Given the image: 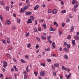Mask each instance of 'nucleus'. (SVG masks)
Wrapping results in <instances>:
<instances>
[{"mask_svg":"<svg viewBox=\"0 0 79 79\" xmlns=\"http://www.w3.org/2000/svg\"><path fill=\"white\" fill-rule=\"evenodd\" d=\"M62 69L64 71H65L66 69V68H65L64 66H63L62 67Z\"/></svg>","mask_w":79,"mask_h":79,"instance_id":"26","label":"nucleus"},{"mask_svg":"<svg viewBox=\"0 0 79 79\" xmlns=\"http://www.w3.org/2000/svg\"><path fill=\"white\" fill-rule=\"evenodd\" d=\"M32 14V12H27L26 13V15H31Z\"/></svg>","mask_w":79,"mask_h":79,"instance_id":"12","label":"nucleus"},{"mask_svg":"<svg viewBox=\"0 0 79 79\" xmlns=\"http://www.w3.org/2000/svg\"><path fill=\"white\" fill-rule=\"evenodd\" d=\"M32 20H31V19H28V20L27 21V23L29 24V23H32Z\"/></svg>","mask_w":79,"mask_h":79,"instance_id":"7","label":"nucleus"},{"mask_svg":"<svg viewBox=\"0 0 79 79\" xmlns=\"http://www.w3.org/2000/svg\"><path fill=\"white\" fill-rule=\"evenodd\" d=\"M28 68L29 67L28 66H27L26 67V71L27 73L29 72V69Z\"/></svg>","mask_w":79,"mask_h":79,"instance_id":"17","label":"nucleus"},{"mask_svg":"<svg viewBox=\"0 0 79 79\" xmlns=\"http://www.w3.org/2000/svg\"><path fill=\"white\" fill-rule=\"evenodd\" d=\"M70 21V19H69V18H68L66 20V23H69V21Z\"/></svg>","mask_w":79,"mask_h":79,"instance_id":"15","label":"nucleus"},{"mask_svg":"<svg viewBox=\"0 0 79 79\" xmlns=\"http://www.w3.org/2000/svg\"><path fill=\"white\" fill-rule=\"evenodd\" d=\"M63 52H68V51H69V49L67 48H65L63 49Z\"/></svg>","mask_w":79,"mask_h":79,"instance_id":"1","label":"nucleus"},{"mask_svg":"<svg viewBox=\"0 0 79 79\" xmlns=\"http://www.w3.org/2000/svg\"><path fill=\"white\" fill-rule=\"evenodd\" d=\"M52 56H55V57H56V55L55 54H52L51 55Z\"/></svg>","mask_w":79,"mask_h":79,"instance_id":"54","label":"nucleus"},{"mask_svg":"<svg viewBox=\"0 0 79 79\" xmlns=\"http://www.w3.org/2000/svg\"><path fill=\"white\" fill-rule=\"evenodd\" d=\"M20 61L21 63H26V61L23 60L22 59H21L20 60Z\"/></svg>","mask_w":79,"mask_h":79,"instance_id":"20","label":"nucleus"},{"mask_svg":"<svg viewBox=\"0 0 79 79\" xmlns=\"http://www.w3.org/2000/svg\"><path fill=\"white\" fill-rule=\"evenodd\" d=\"M23 74H27V72L26 71H23Z\"/></svg>","mask_w":79,"mask_h":79,"instance_id":"52","label":"nucleus"},{"mask_svg":"<svg viewBox=\"0 0 79 79\" xmlns=\"http://www.w3.org/2000/svg\"><path fill=\"white\" fill-rule=\"evenodd\" d=\"M75 1L76 0H73V1L72 2V4H74V3H75Z\"/></svg>","mask_w":79,"mask_h":79,"instance_id":"50","label":"nucleus"},{"mask_svg":"<svg viewBox=\"0 0 79 79\" xmlns=\"http://www.w3.org/2000/svg\"><path fill=\"white\" fill-rule=\"evenodd\" d=\"M27 6H25L24 7L23 9L24 10H27Z\"/></svg>","mask_w":79,"mask_h":79,"instance_id":"45","label":"nucleus"},{"mask_svg":"<svg viewBox=\"0 0 79 79\" xmlns=\"http://www.w3.org/2000/svg\"><path fill=\"white\" fill-rule=\"evenodd\" d=\"M48 42L50 44H52V41L50 40H48Z\"/></svg>","mask_w":79,"mask_h":79,"instance_id":"55","label":"nucleus"},{"mask_svg":"<svg viewBox=\"0 0 79 79\" xmlns=\"http://www.w3.org/2000/svg\"><path fill=\"white\" fill-rule=\"evenodd\" d=\"M0 3L2 5H5V3H4V2H3L2 1H1Z\"/></svg>","mask_w":79,"mask_h":79,"instance_id":"39","label":"nucleus"},{"mask_svg":"<svg viewBox=\"0 0 79 79\" xmlns=\"http://www.w3.org/2000/svg\"><path fill=\"white\" fill-rule=\"evenodd\" d=\"M53 76H55L56 75V72H53Z\"/></svg>","mask_w":79,"mask_h":79,"instance_id":"35","label":"nucleus"},{"mask_svg":"<svg viewBox=\"0 0 79 79\" xmlns=\"http://www.w3.org/2000/svg\"><path fill=\"white\" fill-rule=\"evenodd\" d=\"M35 47L36 49H38L39 48V46L38 44H37L35 46Z\"/></svg>","mask_w":79,"mask_h":79,"instance_id":"30","label":"nucleus"},{"mask_svg":"<svg viewBox=\"0 0 79 79\" xmlns=\"http://www.w3.org/2000/svg\"><path fill=\"white\" fill-rule=\"evenodd\" d=\"M45 29L47 28V27H46V25L45 24H44L43 25Z\"/></svg>","mask_w":79,"mask_h":79,"instance_id":"46","label":"nucleus"},{"mask_svg":"<svg viewBox=\"0 0 79 79\" xmlns=\"http://www.w3.org/2000/svg\"><path fill=\"white\" fill-rule=\"evenodd\" d=\"M72 44L73 45H74L76 44V43H75V41L74 40H73L72 41Z\"/></svg>","mask_w":79,"mask_h":79,"instance_id":"25","label":"nucleus"},{"mask_svg":"<svg viewBox=\"0 0 79 79\" xmlns=\"http://www.w3.org/2000/svg\"><path fill=\"white\" fill-rule=\"evenodd\" d=\"M65 71H68V72H69L70 71V69H69V68H66V69H65Z\"/></svg>","mask_w":79,"mask_h":79,"instance_id":"23","label":"nucleus"},{"mask_svg":"<svg viewBox=\"0 0 79 79\" xmlns=\"http://www.w3.org/2000/svg\"><path fill=\"white\" fill-rule=\"evenodd\" d=\"M71 47V45L70 44H68L67 45V48H70V47Z\"/></svg>","mask_w":79,"mask_h":79,"instance_id":"36","label":"nucleus"},{"mask_svg":"<svg viewBox=\"0 0 79 79\" xmlns=\"http://www.w3.org/2000/svg\"><path fill=\"white\" fill-rule=\"evenodd\" d=\"M31 44H28L27 45V47L28 48H29V47H31Z\"/></svg>","mask_w":79,"mask_h":79,"instance_id":"38","label":"nucleus"},{"mask_svg":"<svg viewBox=\"0 0 79 79\" xmlns=\"http://www.w3.org/2000/svg\"><path fill=\"white\" fill-rule=\"evenodd\" d=\"M39 5H36L34 8V10H37V8H39Z\"/></svg>","mask_w":79,"mask_h":79,"instance_id":"9","label":"nucleus"},{"mask_svg":"<svg viewBox=\"0 0 79 79\" xmlns=\"http://www.w3.org/2000/svg\"><path fill=\"white\" fill-rule=\"evenodd\" d=\"M0 19L2 21H3V17H2V15H0Z\"/></svg>","mask_w":79,"mask_h":79,"instance_id":"21","label":"nucleus"},{"mask_svg":"<svg viewBox=\"0 0 79 79\" xmlns=\"http://www.w3.org/2000/svg\"><path fill=\"white\" fill-rule=\"evenodd\" d=\"M13 59L14 61H15V62H16L17 61V60H16V59L15 57H14Z\"/></svg>","mask_w":79,"mask_h":79,"instance_id":"49","label":"nucleus"},{"mask_svg":"<svg viewBox=\"0 0 79 79\" xmlns=\"http://www.w3.org/2000/svg\"><path fill=\"white\" fill-rule=\"evenodd\" d=\"M34 74H35V76H37V73L36 72H34Z\"/></svg>","mask_w":79,"mask_h":79,"instance_id":"51","label":"nucleus"},{"mask_svg":"<svg viewBox=\"0 0 79 79\" xmlns=\"http://www.w3.org/2000/svg\"><path fill=\"white\" fill-rule=\"evenodd\" d=\"M7 66V62L6 61L4 62V65L3 67L4 68H6Z\"/></svg>","mask_w":79,"mask_h":79,"instance_id":"6","label":"nucleus"},{"mask_svg":"<svg viewBox=\"0 0 79 79\" xmlns=\"http://www.w3.org/2000/svg\"><path fill=\"white\" fill-rule=\"evenodd\" d=\"M69 17H70V18H73V16H72L71 14H69Z\"/></svg>","mask_w":79,"mask_h":79,"instance_id":"44","label":"nucleus"},{"mask_svg":"<svg viewBox=\"0 0 79 79\" xmlns=\"http://www.w3.org/2000/svg\"><path fill=\"white\" fill-rule=\"evenodd\" d=\"M55 45V42H53L52 44V46Z\"/></svg>","mask_w":79,"mask_h":79,"instance_id":"61","label":"nucleus"},{"mask_svg":"<svg viewBox=\"0 0 79 79\" xmlns=\"http://www.w3.org/2000/svg\"><path fill=\"white\" fill-rule=\"evenodd\" d=\"M0 77L1 78H3V74L1 73L0 74Z\"/></svg>","mask_w":79,"mask_h":79,"instance_id":"31","label":"nucleus"},{"mask_svg":"<svg viewBox=\"0 0 79 79\" xmlns=\"http://www.w3.org/2000/svg\"><path fill=\"white\" fill-rule=\"evenodd\" d=\"M52 46V48H53V49H55V45H53Z\"/></svg>","mask_w":79,"mask_h":79,"instance_id":"64","label":"nucleus"},{"mask_svg":"<svg viewBox=\"0 0 79 79\" xmlns=\"http://www.w3.org/2000/svg\"><path fill=\"white\" fill-rule=\"evenodd\" d=\"M64 45H67V43L66 42H64Z\"/></svg>","mask_w":79,"mask_h":79,"instance_id":"63","label":"nucleus"},{"mask_svg":"<svg viewBox=\"0 0 79 79\" xmlns=\"http://www.w3.org/2000/svg\"><path fill=\"white\" fill-rule=\"evenodd\" d=\"M30 19H31L32 21H34V18L32 16H30Z\"/></svg>","mask_w":79,"mask_h":79,"instance_id":"29","label":"nucleus"},{"mask_svg":"<svg viewBox=\"0 0 79 79\" xmlns=\"http://www.w3.org/2000/svg\"><path fill=\"white\" fill-rule=\"evenodd\" d=\"M75 8H77L78 7V4H76L74 6Z\"/></svg>","mask_w":79,"mask_h":79,"instance_id":"32","label":"nucleus"},{"mask_svg":"<svg viewBox=\"0 0 79 79\" xmlns=\"http://www.w3.org/2000/svg\"><path fill=\"white\" fill-rule=\"evenodd\" d=\"M7 57H9V56H10V54L9 53H7Z\"/></svg>","mask_w":79,"mask_h":79,"instance_id":"62","label":"nucleus"},{"mask_svg":"<svg viewBox=\"0 0 79 79\" xmlns=\"http://www.w3.org/2000/svg\"><path fill=\"white\" fill-rule=\"evenodd\" d=\"M14 67L16 71H18V69L16 68V67L15 66H14Z\"/></svg>","mask_w":79,"mask_h":79,"instance_id":"24","label":"nucleus"},{"mask_svg":"<svg viewBox=\"0 0 79 79\" xmlns=\"http://www.w3.org/2000/svg\"><path fill=\"white\" fill-rule=\"evenodd\" d=\"M41 66H44V67L45 66V64L41 63Z\"/></svg>","mask_w":79,"mask_h":79,"instance_id":"41","label":"nucleus"},{"mask_svg":"<svg viewBox=\"0 0 79 79\" xmlns=\"http://www.w3.org/2000/svg\"><path fill=\"white\" fill-rule=\"evenodd\" d=\"M52 13L54 15H55V14H56L57 13V10L56 9H54L53 11H52Z\"/></svg>","mask_w":79,"mask_h":79,"instance_id":"5","label":"nucleus"},{"mask_svg":"<svg viewBox=\"0 0 79 79\" xmlns=\"http://www.w3.org/2000/svg\"><path fill=\"white\" fill-rule=\"evenodd\" d=\"M71 35H69L67 38V39H71Z\"/></svg>","mask_w":79,"mask_h":79,"instance_id":"53","label":"nucleus"},{"mask_svg":"<svg viewBox=\"0 0 79 79\" xmlns=\"http://www.w3.org/2000/svg\"><path fill=\"white\" fill-rule=\"evenodd\" d=\"M37 24V20H35V25H36Z\"/></svg>","mask_w":79,"mask_h":79,"instance_id":"58","label":"nucleus"},{"mask_svg":"<svg viewBox=\"0 0 79 79\" xmlns=\"http://www.w3.org/2000/svg\"><path fill=\"white\" fill-rule=\"evenodd\" d=\"M64 59H66V60H68V56L67 55L65 54L64 55Z\"/></svg>","mask_w":79,"mask_h":79,"instance_id":"10","label":"nucleus"},{"mask_svg":"<svg viewBox=\"0 0 79 79\" xmlns=\"http://www.w3.org/2000/svg\"><path fill=\"white\" fill-rule=\"evenodd\" d=\"M58 32H59V34L60 36H61V35L63 34V33L61 31H59Z\"/></svg>","mask_w":79,"mask_h":79,"instance_id":"14","label":"nucleus"},{"mask_svg":"<svg viewBox=\"0 0 79 79\" xmlns=\"http://www.w3.org/2000/svg\"><path fill=\"white\" fill-rule=\"evenodd\" d=\"M75 40H79V36L77 35L74 37Z\"/></svg>","mask_w":79,"mask_h":79,"instance_id":"4","label":"nucleus"},{"mask_svg":"<svg viewBox=\"0 0 79 79\" xmlns=\"http://www.w3.org/2000/svg\"><path fill=\"white\" fill-rule=\"evenodd\" d=\"M62 50L63 49H62V48L60 47L59 48V51H60V52H62Z\"/></svg>","mask_w":79,"mask_h":79,"instance_id":"43","label":"nucleus"},{"mask_svg":"<svg viewBox=\"0 0 79 79\" xmlns=\"http://www.w3.org/2000/svg\"><path fill=\"white\" fill-rule=\"evenodd\" d=\"M31 6H32L30 5V4H28V5L27 6V8H29V7H31Z\"/></svg>","mask_w":79,"mask_h":79,"instance_id":"42","label":"nucleus"},{"mask_svg":"<svg viewBox=\"0 0 79 79\" xmlns=\"http://www.w3.org/2000/svg\"><path fill=\"white\" fill-rule=\"evenodd\" d=\"M34 30L35 32H37V31H38L37 30V29H36V28H34Z\"/></svg>","mask_w":79,"mask_h":79,"instance_id":"57","label":"nucleus"},{"mask_svg":"<svg viewBox=\"0 0 79 79\" xmlns=\"http://www.w3.org/2000/svg\"><path fill=\"white\" fill-rule=\"evenodd\" d=\"M2 42L3 43V44H5V43H6L5 40H4L3 39L2 40Z\"/></svg>","mask_w":79,"mask_h":79,"instance_id":"60","label":"nucleus"},{"mask_svg":"<svg viewBox=\"0 0 79 79\" xmlns=\"http://www.w3.org/2000/svg\"><path fill=\"white\" fill-rule=\"evenodd\" d=\"M53 24L54 25H56V26L57 27H58V24H57V23H56V22H54Z\"/></svg>","mask_w":79,"mask_h":79,"instance_id":"22","label":"nucleus"},{"mask_svg":"<svg viewBox=\"0 0 79 79\" xmlns=\"http://www.w3.org/2000/svg\"><path fill=\"white\" fill-rule=\"evenodd\" d=\"M45 72L44 71H42L40 73V75L42 76H45Z\"/></svg>","mask_w":79,"mask_h":79,"instance_id":"2","label":"nucleus"},{"mask_svg":"<svg viewBox=\"0 0 79 79\" xmlns=\"http://www.w3.org/2000/svg\"><path fill=\"white\" fill-rule=\"evenodd\" d=\"M6 23L8 25H10V23H11V22H10L9 20H7Z\"/></svg>","mask_w":79,"mask_h":79,"instance_id":"19","label":"nucleus"},{"mask_svg":"<svg viewBox=\"0 0 79 79\" xmlns=\"http://www.w3.org/2000/svg\"><path fill=\"white\" fill-rule=\"evenodd\" d=\"M48 11L49 13H51L52 12V11L50 9L48 10Z\"/></svg>","mask_w":79,"mask_h":79,"instance_id":"34","label":"nucleus"},{"mask_svg":"<svg viewBox=\"0 0 79 79\" xmlns=\"http://www.w3.org/2000/svg\"><path fill=\"white\" fill-rule=\"evenodd\" d=\"M16 29V27L15 26H13L12 27V30H15V29Z\"/></svg>","mask_w":79,"mask_h":79,"instance_id":"47","label":"nucleus"},{"mask_svg":"<svg viewBox=\"0 0 79 79\" xmlns=\"http://www.w3.org/2000/svg\"><path fill=\"white\" fill-rule=\"evenodd\" d=\"M17 22L19 24H20V19H17Z\"/></svg>","mask_w":79,"mask_h":79,"instance_id":"33","label":"nucleus"},{"mask_svg":"<svg viewBox=\"0 0 79 79\" xmlns=\"http://www.w3.org/2000/svg\"><path fill=\"white\" fill-rule=\"evenodd\" d=\"M39 21L40 23H44L45 21V20L44 19H43L42 20L40 19L39 20Z\"/></svg>","mask_w":79,"mask_h":79,"instance_id":"16","label":"nucleus"},{"mask_svg":"<svg viewBox=\"0 0 79 79\" xmlns=\"http://www.w3.org/2000/svg\"><path fill=\"white\" fill-rule=\"evenodd\" d=\"M74 26L71 27L70 29V31L73 32V31H74Z\"/></svg>","mask_w":79,"mask_h":79,"instance_id":"8","label":"nucleus"},{"mask_svg":"<svg viewBox=\"0 0 79 79\" xmlns=\"http://www.w3.org/2000/svg\"><path fill=\"white\" fill-rule=\"evenodd\" d=\"M36 38L38 41H39L40 42V38H39L38 37H36Z\"/></svg>","mask_w":79,"mask_h":79,"instance_id":"37","label":"nucleus"},{"mask_svg":"<svg viewBox=\"0 0 79 79\" xmlns=\"http://www.w3.org/2000/svg\"><path fill=\"white\" fill-rule=\"evenodd\" d=\"M47 38L48 39V40H50V39L51 38V36H48Z\"/></svg>","mask_w":79,"mask_h":79,"instance_id":"48","label":"nucleus"},{"mask_svg":"<svg viewBox=\"0 0 79 79\" xmlns=\"http://www.w3.org/2000/svg\"><path fill=\"white\" fill-rule=\"evenodd\" d=\"M29 35V32H28V33H26V37H28Z\"/></svg>","mask_w":79,"mask_h":79,"instance_id":"40","label":"nucleus"},{"mask_svg":"<svg viewBox=\"0 0 79 79\" xmlns=\"http://www.w3.org/2000/svg\"><path fill=\"white\" fill-rule=\"evenodd\" d=\"M54 66L55 67H56V68H58L59 67V64L58 63H56L54 64Z\"/></svg>","mask_w":79,"mask_h":79,"instance_id":"11","label":"nucleus"},{"mask_svg":"<svg viewBox=\"0 0 79 79\" xmlns=\"http://www.w3.org/2000/svg\"><path fill=\"white\" fill-rule=\"evenodd\" d=\"M41 38L43 40H46V37H45L44 36H42Z\"/></svg>","mask_w":79,"mask_h":79,"instance_id":"18","label":"nucleus"},{"mask_svg":"<svg viewBox=\"0 0 79 79\" xmlns=\"http://www.w3.org/2000/svg\"><path fill=\"white\" fill-rule=\"evenodd\" d=\"M6 10L7 11H8L9 10V7L8 6H6Z\"/></svg>","mask_w":79,"mask_h":79,"instance_id":"59","label":"nucleus"},{"mask_svg":"<svg viewBox=\"0 0 79 79\" xmlns=\"http://www.w3.org/2000/svg\"><path fill=\"white\" fill-rule=\"evenodd\" d=\"M71 73H69L68 75L67 74H66L65 75V77H67V79H69V78L70 77H71Z\"/></svg>","mask_w":79,"mask_h":79,"instance_id":"3","label":"nucleus"},{"mask_svg":"<svg viewBox=\"0 0 79 79\" xmlns=\"http://www.w3.org/2000/svg\"><path fill=\"white\" fill-rule=\"evenodd\" d=\"M50 31H52L53 32H54L55 30V29L53 28L52 27H50Z\"/></svg>","mask_w":79,"mask_h":79,"instance_id":"13","label":"nucleus"},{"mask_svg":"<svg viewBox=\"0 0 79 79\" xmlns=\"http://www.w3.org/2000/svg\"><path fill=\"white\" fill-rule=\"evenodd\" d=\"M38 30L39 31H42V28H38Z\"/></svg>","mask_w":79,"mask_h":79,"instance_id":"56","label":"nucleus"},{"mask_svg":"<svg viewBox=\"0 0 79 79\" xmlns=\"http://www.w3.org/2000/svg\"><path fill=\"white\" fill-rule=\"evenodd\" d=\"M66 12V10H64L61 11V13H65Z\"/></svg>","mask_w":79,"mask_h":79,"instance_id":"27","label":"nucleus"},{"mask_svg":"<svg viewBox=\"0 0 79 79\" xmlns=\"http://www.w3.org/2000/svg\"><path fill=\"white\" fill-rule=\"evenodd\" d=\"M7 42H8V44H10V39L8 38H7Z\"/></svg>","mask_w":79,"mask_h":79,"instance_id":"28","label":"nucleus"}]
</instances>
